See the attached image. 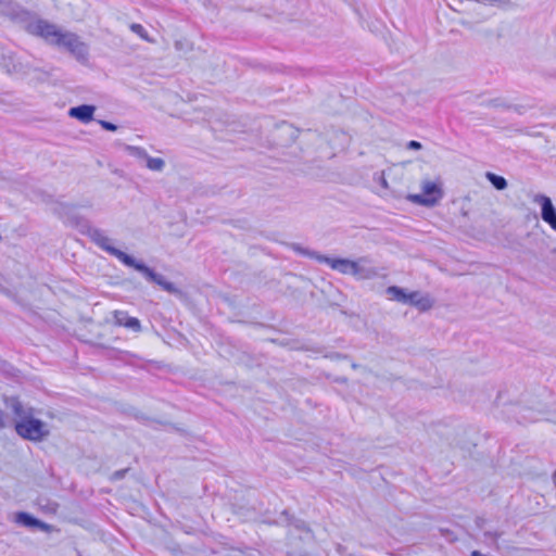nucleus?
<instances>
[{
	"label": "nucleus",
	"instance_id": "1",
	"mask_svg": "<svg viewBox=\"0 0 556 556\" xmlns=\"http://www.w3.org/2000/svg\"><path fill=\"white\" fill-rule=\"evenodd\" d=\"M31 34L42 37L47 42L58 46L72 53L79 62L88 59V47L73 33L61 31L55 25L43 20L29 24Z\"/></svg>",
	"mask_w": 556,
	"mask_h": 556
},
{
	"label": "nucleus",
	"instance_id": "2",
	"mask_svg": "<svg viewBox=\"0 0 556 556\" xmlns=\"http://www.w3.org/2000/svg\"><path fill=\"white\" fill-rule=\"evenodd\" d=\"M292 249L302 255H306L308 257L317 260L319 263L327 264L331 269L339 271L343 275H353L354 263L355 261L349 258H336L329 257L326 255L318 254L316 252H312L300 244H293Z\"/></svg>",
	"mask_w": 556,
	"mask_h": 556
},
{
	"label": "nucleus",
	"instance_id": "3",
	"mask_svg": "<svg viewBox=\"0 0 556 556\" xmlns=\"http://www.w3.org/2000/svg\"><path fill=\"white\" fill-rule=\"evenodd\" d=\"M15 431L23 439L30 441H41L49 434L46 425L31 416L17 421Z\"/></svg>",
	"mask_w": 556,
	"mask_h": 556
},
{
	"label": "nucleus",
	"instance_id": "4",
	"mask_svg": "<svg viewBox=\"0 0 556 556\" xmlns=\"http://www.w3.org/2000/svg\"><path fill=\"white\" fill-rule=\"evenodd\" d=\"M89 237L100 249L116 257L125 266L129 267L134 264V257L114 248L112 245V239H110L102 230L93 228L89 231Z\"/></svg>",
	"mask_w": 556,
	"mask_h": 556
},
{
	"label": "nucleus",
	"instance_id": "5",
	"mask_svg": "<svg viewBox=\"0 0 556 556\" xmlns=\"http://www.w3.org/2000/svg\"><path fill=\"white\" fill-rule=\"evenodd\" d=\"M421 190L422 193L420 194H409L408 200L415 204L433 206L443 197L441 188L432 181H424L421 185Z\"/></svg>",
	"mask_w": 556,
	"mask_h": 556
},
{
	"label": "nucleus",
	"instance_id": "6",
	"mask_svg": "<svg viewBox=\"0 0 556 556\" xmlns=\"http://www.w3.org/2000/svg\"><path fill=\"white\" fill-rule=\"evenodd\" d=\"M129 267H132L136 270H138L139 273H141L149 281L156 283L163 290H165L169 293H174L177 291V289L173 282L167 281L163 275L155 273L153 269L148 267L142 262H139L134 258V264L130 265Z\"/></svg>",
	"mask_w": 556,
	"mask_h": 556
},
{
	"label": "nucleus",
	"instance_id": "7",
	"mask_svg": "<svg viewBox=\"0 0 556 556\" xmlns=\"http://www.w3.org/2000/svg\"><path fill=\"white\" fill-rule=\"evenodd\" d=\"M380 271L377 267L371 265L368 257H359L354 263L353 277L358 280H369L377 278Z\"/></svg>",
	"mask_w": 556,
	"mask_h": 556
},
{
	"label": "nucleus",
	"instance_id": "8",
	"mask_svg": "<svg viewBox=\"0 0 556 556\" xmlns=\"http://www.w3.org/2000/svg\"><path fill=\"white\" fill-rule=\"evenodd\" d=\"M533 202L541 205L542 219L556 231V208L551 199L544 194H535Z\"/></svg>",
	"mask_w": 556,
	"mask_h": 556
},
{
	"label": "nucleus",
	"instance_id": "9",
	"mask_svg": "<svg viewBox=\"0 0 556 556\" xmlns=\"http://www.w3.org/2000/svg\"><path fill=\"white\" fill-rule=\"evenodd\" d=\"M96 112V106L90 104H81L78 106H73L68 110V116L72 118H76L81 123H89L93 119V114Z\"/></svg>",
	"mask_w": 556,
	"mask_h": 556
},
{
	"label": "nucleus",
	"instance_id": "10",
	"mask_svg": "<svg viewBox=\"0 0 556 556\" xmlns=\"http://www.w3.org/2000/svg\"><path fill=\"white\" fill-rule=\"evenodd\" d=\"M114 323L115 325L128 328L134 332L141 331L140 320L136 317L128 316V314L123 311H116L114 313Z\"/></svg>",
	"mask_w": 556,
	"mask_h": 556
},
{
	"label": "nucleus",
	"instance_id": "11",
	"mask_svg": "<svg viewBox=\"0 0 556 556\" xmlns=\"http://www.w3.org/2000/svg\"><path fill=\"white\" fill-rule=\"evenodd\" d=\"M0 65L7 73H17L22 70V65L15 61L14 54L2 47H0Z\"/></svg>",
	"mask_w": 556,
	"mask_h": 556
},
{
	"label": "nucleus",
	"instance_id": "12",
	"mask_svg": "<svg viewBox=\"0 0 556 556\" xmlns=\"http://www.w3.org/2000/svg\"><path fill=\"white\" fill-rule=\"evenodd\" d=\"M407 304L416 306L420 311H428L432 307L433 301L429 295L422 294L419 291H413L408 293Z\"/></svg>",
	"mask_w": 556,
	"mask_h": 556
},
{
	"label": "nucleus",
	"instance_id": "13",
	"mask_svg": "<svg viewBox=\"0 0 556 556\" xmlns=\"http://www.w3.org/2000/svg\"><path fill=\"white\" fill-rule=\"evenodd\" d=\"M4 402L7 407L12 409L15 416H17L21 420L31 416V409L24 407L17 397H5Z\"/></svg>",
	"mask_w": 556,
	"mask_h": 556
},
{
	"label": "nucleus",
	"instance_id": "14",
	"mask_svg": "<svg viewBox=\"0 0 556 556\" xmlns=\"http://www.w3.org/2000/svg\"><path fill=\"white\" fill-rule=\"evenodd\" d=\"M15 521L17 523H21V525L25 526V527H38L40 529H46L47 528L46 523H43L42 521L34 518L33 516H30L27 513H18V514H16Z\"/></svg>",
	"mask_w": 556,
	"mask_h": 556
},
{
	"label": "nucleus",
	"instance_id": "15",
	"mask_svg": "<svg viewBox=\"0 0 556 556\" xmlns=\"http://www.w3.org/2000/svg\"><path fill=\"white\" fill-rule=\"evenodd\" d=\"M386 292L392 300L407 304L408 293L404 289L396 286H391L387 288Z\"/></svg>",
	"mask_w": 556,
	"mask_h": 556
},
{
	"label": "nucleus",
	"instance_id": "16",
	"mask_svg": "<svg viewBox=\"0 0 556 556\" xmlns=\"http://www.w3.org/2000/svg\"><path fill=\"white\" fill-rule=\"evenodd\" d=\"M486 178L496 190H504L507 187V181L503 176L489 172L486 173Z\"/></svg>",
	"mask_w": 556,
	"mask_h": 556
},
{
	"label": "nucleus",
	"instance_id": "17",
	"mask_svg": "<svg viewBox=\"0 0 556 556\" xmlns=\"http://www.w3.org/2000/svg\"><path fill=\"white\" fill-rule=\"evenodd\" d=\"M292 529L301 533L300 539L309 540L312 538V532L304 521L295 520L292 523Z\"/></svg>",
	"mask_w": 556,
	"mask_h": 556
},
{
	"label": "nucleus",
	"instance_id": "18",
	"mask_svg": "<svg viewBox=\"0 0 556 556\" xmlns=\"http://www.w3.org/2000/svg\"><path fill=\"white\" fill-rule=\"evenodd\" d=\"M146 162L147 167L154 172H162L165 167V162L161 157H152L149 155Z\"/></svg>",
	"mask_w": 556,
	"mask_h": 556
},
{
	"label": "nucleus",
	"instance_id": "19",
	"mask_svg": "<svg viewBox=\"0 0 556 556\" xmlns=\"http://www.w3.org/2000/svg\"><path fill=\"white\" fill-rule=\"evenodd\" d=\"M125 150L128 152L129 155L140 159V160H147L149 156L148 152L143 148H140V147L126 146Z\"/></svg>",
	"mask_w": 556,
	"mask_h": 556
},
{
	"label": "nucleus",
	"instance_id": "20",
	"mask_svg": "<svg viewBox=\"0 0 556 556\" xmlns=\"http://www.w3.org/2000/svg\"><path fill=\"white\" fill-rule=\"evenodd\" d=\"M129 27H130V30L132 33H135L136 35H138L141 39H143L148 42H153V40L149 37L148 31L144 29V27L141 24L132 23V24H130Z\"/></svg>",
	"mask_w": 556,
	"mask_h": 556
},
{
	"label": "nucleus",
	"instance_id": "21",
	"mask_svg": "<svg viewBox=\"0 0 556 556\" xmlns=\"http://www.w3.org/2000/svg\"><path fill=\"white\" fill-rule=\"evenodd\" d=\"M100 125L102 126L103 129L105 130H109V131H115L117 129V126L111 122H106V121H99Z\"/></svg>",
	"mask_w": 556,
	"mask_h": 556
},
{
	"label": "nucleus",
	"instance_id": "22",
	"mask_svg": "<svg viewBox=\"0 0 556 556\" xmlns=\"http://www.w3.org/2000/svg\"><path fill=\"white\" fill-rule=\"evenodd\" d=\"M408 149L419 150L421 149V143L415 140H412L407 143Z\"/></svg>",
	"mask_w": 556,
	"mask_h": 556
},
{
	"label": "nucleus",
	"instance_id": "23",
	"mask_svg": "<svg viewBox=\"0 0 556 556\" xmlns=\"http://www.w3.org/2000/svg\"><path fill=\"white\" fill-rule=\"evenodd\" d=\"M61 211L59 212L61 215H66L70 213L72 207L70 205H61Z\"/></svg>",
	"mask_w": 556,
	"mask_h": 556
},
{
	"label": "nucleus",
	"instance_id": "24",
	"mask_svg": "<svg viewBox=\"0 0 556 556\" xmlns=\"http://www.w3.org/2000/svg\"><path fill=\"white\" fill-rule=\"evenodd\" d=\"M4 426H5V416H4L3 410L0 408V429L4 428Z\"/></svg>",
	"mask_w": 556,
	"mask_h": 556
},
{
	"label": "nucleus",
	"instance_id": "25",
	"mask_svg": "<svg viewBox=\"0 0 556 556\" xmlns=\"http://www.w3.org/2000/svg\"><path fill=\"white\" fill-rule=\"evenodd\" d=\"M124 473H125V470L116 471V472H114L113 477L115 479H121L124 477Z\"/></svg>",
	"mask_w": 556,
	"mask_h": 556
},
{
	"label": "nucleus",
	"instance_id": "26",
	"mask_svg": "<svg viewBox=\"0 0 556 556\" xmlns=\"http://www.w3.org/2000/svg\"><path fill=\"white\" fill-rule=\"evenodd\" d=\"M175 49L181 50L182 49V42L180 40L175 41Z\"/></svg>",
	"mask_w": 556,
	"mask_h": 556
},
{
	"label": "nucleus",
	"instance_id": "27",
	"mask_svg": "<svg viewBox=\"0 0 556 556\" xmlns=\"http://www.w3.org/2000/svg\"><path fill=\"white\" fill-rule=\"evenodd\" d=\"M552 479H553V482H554V484L556 486V470L554 471V473L552 476Z\"/></svg>",
	"mask_w": 556,
	"mask_h": 556
},
{
	"label": "nucleus",
	"instance_id": "28",
	"mask_svg": "<svg viewBox=\"0 0 556 556\" xmlns=\"http://www.w3.org/2000/svg\"><path fill=\"white\" fill-rule=\"evenodd\" d=\"M343 549H344V548L342 547V545H338V552H339L340 554H342V553H343Z\"/></svg>",
	"mask_w": 556,
	"mask_h": 556
}]
</instances>
